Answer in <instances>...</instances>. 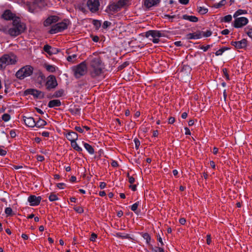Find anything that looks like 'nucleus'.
Returning <instances> with one entry per match:
<instances>
[{
  "label": "nucleus",
  "instance_id": "nucleus-1",
  "mask_svg": "<svg viewBox=\"0 0 252 252\" xmlns=\"http://www.w3.org/2000/svg\"><path fill=\"white\" fill-rule=\"evenodd\" d=\"M104 64L100 57L92 58L90 61L89 72L92 78L100 76L104 69Z\"/></svg>",
  "mask_w": 252,
  "mask_h": 252
},
{
  "label": "nucleus",
  "instance_id": "nucleus-2",
  "mask_svg": "<svg viewBox=\"0 0 252 252\" xmlns=\"http://www.w3.org/2000/svg\"><path fill=\"white\" fill-rule=\"evenodd\" d=\"M13 27L8 29V34L11 36H17L24 32L26 29V25L21 21L19 18H16L12 22Z\"/></svg>",
  "mask_w": 252,
  "mask_h": 252
},
{
  "label": "nucleus",
  "instance_id": "nucleus-3",
  "mask_svg": "<svg viewBox=\"0 0 252 252\" xmlns=\"http://www.w3.org/2000/svg\"><path fill=\"white\" fill-rule=\"evenodd\" d=\"M46 5L44 0H33L32 2H27V6L28 10L32 13L36 12L45 6Z\"/></svg>",
  "mask_w": 252,
  "mask_h": 252
},
{
  "label": "nucleus",
  "instance_id": "nucleus-4",
  "mask_svg": "<svg viewBox=\"0 0 252 252\" xmlns=\"http://www.w3.org/2000/svg\"><path fill=\"white\" fill-rule=\"evenodd\" d=\"M17 63V57L14 54H5L0 58V68H5L6 65L15 64Z\"/></svg>",
  "mask_w": 252,
  "mask_h": 252
},
{
  "label": "nucleus",
  "instance_id": "nucleus-5",
  "mask_svg": "<svg viewBox=\"0 0 252 252\" xmlns=\"http://www.w3.org/2000/svg\"><path fill=\"white\" fill-rule=\"evenodd\" d=\"M17 63V57L14 54H5L0 58V68H5L6 65L15 64Z\"/></svg>",
  "mask_w": 252,
  "mask_h": 252
},
{
  "label": "nucleus",
  "instance_id": "nucleus-6",
  "mask_svg": "<svg viewBox=\"0 0 252 252\" xmlns=\"http://www.w3.org/2000/svg\"><path fill=\"white\" fill-rule=\"evenodd\" d=\"M72 71H73L74 77L77 79H79L85 75L87 72V66L86 62H82L79 64L73 66L72 67Z\"/></svg>",
  "mask_w": 252,
  "mask_h": 252
},
{
  "label": "nucleus",
  "instance_id": "nucleus-7",
  "mask_svg": "<svg viewBox=\"0 0 252 252\" xmlns=\"http://www.w3.org/2000/svg\"><path fill=\"white\" fill-rule=\"evenodd\" d=\"M33 71V68L31 65H26L21 68L16 73L15 76L20 80L31 76Z\"/></svg>",
  "mask_w": 252,
  "mask_h": 252
},
{
  "label": "nucleus",
  "instance_id": "nucleus-8",
  "mask_svg": "<svg viewBox=\"0 0 252 252\" xmlns=\"http://www.w3.org/2000/svg\"><path fill=\"white\" fill-rule=\"evenodd\" d=\"M68 23L69 21L68 20H64L62 22L53 25L49 31V33L55 34L64 31L67 28Z\"/></svg>",
  "mask_w": 252,
  "mask_h": 252
},
{
  "label": "nucleus",
  "instance_id": "nucleus-9",
  "mask_svg": "<svg viewBox=\"0 0 252 252\" xmlns=\"http://www.w3.org/2000/svg\"><path fill=\"white\" fill-rule=\"evenodd\" d=\"M151 36L153 39L152 41L154 43H158L159 41V38L165 36L163 32L159 31L150 30L145 33V36L149 37Z\"/></svg>",
  "mask_w": 252,
  "mask_h": 252
},
{
  "label": "nucleus",
  "instance_id": "nucleus-10",
  "mask_svg": "<svg viewBox=\"0 0 252 252\" xmlns=\"http://www.w3.org/2000/svg\"><path fill=\"white\" fill-rule=\"evenodd\" d=\"M25 95L31 94L35 98L38 99H42L44 97V94L43 92L35 89H29L26 90L24 92Z\"/></svg>",
  "mask_w": 252,
  "mask_h": 252
},
{
  "label": "nucleus",
  "instance_id": "nucleus-11",
  "mask_svg": "<svg viewBox=\"0 0 252 252\" xmlns=\"http://www.w3.org/2000/svg\"><path fill=\"white\" fill-rule=\"evenodd\" d=\"M58 85V83L56 78L54 75H50L47 79L46 82V89L50 90L52 89L55 88Z\"/></svg>",
  "mask_w": 252,
  "mask_h": 252
},
{
  "label": "nucleus",
  "instance_id": "nucleus-12",
  "mask_svg": "<svg viewBox=\"0 0 252 252\" xmlns=\"http://www.w3.org/2000/svg\"><path fill=\"white\" fill-rule=\"evenodd\" d=\"M248 22L249 20L246 17L236 18L234 21L233 26L236 28H242L246 25Z\"/></svg>",
  "mask_w": 252,
  "mask_h": 252
},
{
  "label": "nucleus",
  "instance_id": "nucleus-13",
  "mask_svg": "<svg viewBox=\"0 0 252 252\" xmlns=\"http://www.w3.org/2000/svg\"><path fill=\"white\" fill-rule=\"evenodd\" d=\"M87 4L90 10L94 12L98 10L99 2L98 0H88Z\"/></svg>",
  "mask_w": 252,
  "mask_h": 252
},
{
  "label": "nucleus",
  "instance_id": "nucleus-14",
  "mask_svg": "<svg viewBox=\"0 0 252 252\" xmlns=\"http://www.w3.org/2000/svg\"><path fill=\"white\" fill-rule=\"evenodd\" d=\"M231 44L237 49H245L248 45V41L244 38L240 41H232Z\"/></svg>",
  "mask_w": 252,
  "mask_h": 252
},
{
  "label": "nucleus",
  "instance_id": "nucleus-15",
  "mask_svg": "<svg viewBox=\"0 0 252 252\" xmlns=\"http://www.w3.org/2000/svg\"><path fill=\"white\" fill-rule=\"evenodd\" d=\"M28 200L31 206H37L39 204L41 200V197H37L35 195H31L28 197Z\"/></svg>",
  "mask_w": 252,
  "mask_h": 252
},
{
  "label": "nucleus",
  "instance_id": "nucleus-16",
  "mask_svg": "<svg viewBox=\"0 0 252 252\" xmlns=\"http://www.w3.org/2000/svg\"><path fill=\"white\" fill-rule=\"evenodd\" d=\"M1 17L4 20H14L16 18H17L15 16V15L11 12L10 10H6L4 11L3 13L2 14Z\"/></svg>",
  "mask_w": 252,
  "mask_h": 252
},
{
  "label": "nucleus",
  "instance_id": "nucleus-17",
  "mask_svg": "<svg viewBox=\"0 0 252 252\" xmlns=\"http://www.w3.org/2000/svg\"><path fill=\"white\" fill-rule=\"evenodd\" d=\"M58 17L57 16H51L47 18L44 22V26L48 27L53 23H56L58 21Z\"/></svg>",
  "mask_w": 252,
  "mask_h": 252
},
{
  "label": "nucleus",
  "instance_id": "nucleus-18",
  "mask_svg": "<svg viewBox=\"0 0 252 252\" xmlns=\"http://www.w3.org/2000/svg\"><path fill=\"white\" fill-rule=\"evenodd\" d=\"M23 120L25 125L29 127H33L36 125L35 121L32 117L24 116Z\"/></svg>",
  "mask_w": 252,
  "mask_h": 252
},
{
  "label": "nucleus",
  "instance_id": "nucleus-19",
  "mask_svg": "<svg viewBox=\"0 0 252 252\" xmlns=\"http://www.w3.org/2000/svg\"><path fill=\"white\" fill-rule=\"evenodd\" d=\"M66 138L71 142L76 141L78 139V134L74 131H68L65 135Z\"/></svg>",
  "mask_w": 252,
  "mask_h": 252
},
{
  "label": "nucleus",
  "instance_id": "nucleus-20",
  "mask_svg": "<svg viewBox=\"0 0 252 252\" xmlns=\"http://www.w3.org/2000/svg\"><path fill=\"white\" fill-rule=\"evenodd\" d=\"M120 10V8L118 7L116 3L115 2L110 4L107 7V12H112L114 13H116L119 11Z\"/></svg>",
  "mask_w": 252,
  "mask_h": 252
},
{
  "label": "nucleus",
  "instance_id": "nucleus-21",
  "mask_svg": "<svg viewBox=\"0 0 252 252\" xmlns=\"http://www.w3.org/2000/svg\"><path fill=\"white\" fill-rule=\"evenodd\" d=\"M160 0H145L144 5L146 7L150 8L159 3Z\"/></svg>",
  "mask_w": 252,
  "mask_h": 252
},
{
  "label": "nucleus",
  "instance_id": "nucleus-22",
  "mask_svg": "<svg viewBox=\"0 0 252 252\" xmlns=\"http://www.w3.org/2000/svg\"><path fill=\"white\" fill-rule=\"evenodd\" d=\"M187 38L188 39H199L201 38V32H198L193 33H189L187 35Z\"/></svg>",
  "mask_w": 252,
  "mask_h": 252
},
{
  "label": "nucleus",
  "instance_id": "nucleus-23",
  "mask_svg": "<svg viewBox=\"0 0 252 252\" xmlns=\"http://www.w3.org/2000/svg\"><path fill=\"white\" fill-rule=\"evenodd\" d=\"M61 105V102L59 99H53L50 100L48 104V106L50 108H54L55 107H59Z\"/></svg>",
  "mask_w": 252,
  "mask_h": 252
},
{
  "label": "nucleus",
  "instance_id": "nucleus-24",
  "mask_svg": "<svg viewBox=\"0 0 252 252\" xmlns=\"http://www.w3.org/2000/svg\"><path fill=\"white\" fill-rule=\"evenodd\" d=\"M183 19L187 20H189L192 22H197L198 21V19L195 16H189L188 15H184L183 16Z\"/></svg>",
  "mask_w": 252,
  "mask_h": 252
},
{
  "label": "nucleus",
  "instance_id": "nucleus-25",
  "mask_svg": "<svg viewBox=\"0 0 252 252\" xmlns=\"http://www.w3.org/2000/svg\"><path fill=\"white\" fill-rule=\"evenodd\" d=\"M43 50L45 52L51 55L55 53L54 50H55L56 49H53L51 46L46 44L44 46Z\"/></svg>",
  "mask_w": 252,
  "mask_h": 252
},
{
  "label": "nucleus",
  "instance_id": "nucleus-26",
  "mask_svg": "<svg viewBox=\"0 0 252 252\" xmlns=\"http://www.w3.org/2000/svg\"><path fill=\"white\" fill-rule=\"evenodd\" d=\"M35 124L36 125H35V126L38 128H40L46 125L47 122L45 120L41 119V118H39V120L37 122H35Z\"/></svg>",
  "mask_w": 252,
  "mask_h": 252
},
{
  "label": "nucleus",
  "instance_id": "nucleus-27",
  "mask_svg": "<svg viewBox=\"0 0 252 252\" xmlns=\"http://www.w3.org/2000/svg\"><path fill=\"white\" fill-rule=\"evenodd\" d=\"M68 110L73 115H79L80 114L81 109L79 107L75 106L73 108H70Z\"/></svg>",
  "mask_w": 252,
  "mask_h": 252
},
{
  "label": "nucleus",
  "instance_id": "nucleus-28",
  "mask_svg": "<svg viewBox=\"0 0 252 252\" xmlns=\"http://www.w3.org/2000/svg\"><path fill=\"white\" fill-rule=\"evenodd\" d=\"M84 146L86 150L90 154H94V151L93 147L90 144L85 143L84 144Z\"/></svg>",
  "mask_w": 252,
  "mask_h": 252
},
{
  "label": "nucleus",
  "instance_id": "nucleus-29",
  "mask_svg": "<svg viewBox=\"0 0 252 252\" xmlns=\"http://www.w3.org/2000/svg\"><path fill=\"white\" fill-rule=\"evenodd\" d=\"M64 90L63 89H60L58 90L55 92L54 94L53 95V97H60L63 95L64 94Z\"/></svg>",
  "mask_w": 252,
  "mask_h": 252
},
{
  "label": "nucleus",
  "instance_id": "nucleus-30",
  "mask_svg": "<svg viewBox=\"0 0 252 252\" xmlns=\"http://www.w3.org/2000/svg\"><path fill=\"white\" fill-rule=\"evenodd\" d=\"M127 1V0H119L118 2H116V4L121 10L126 4Z\"/></svg>",
  "mask_w": 252,
  "mask_h": 252
},
{
  "label": "nucleus",
  "instance_id": "nucleus-31",
  "mask_svg": "<svg viewBox=\"0 0 252 252\" xmlns=\"http://www.w3.org/2000/svg\"><path fill=\"white\" fill-rule=\"evenodd\" d=\"M247 13V10H242V9H238L235 12V13L233 15V17L234 18H236L239 15H240L242 14H246Z\"/></svg>",
  "mask_w": 252,
  "mask_h": 252
},
{
  "label": "nucleus",
  "instance_id": "nucleus-32",
  "mask_svg": "<svg viewBox=\"0 0 252 252\" xmlns=\"http://www.w3.org/2000/svg\"><path fill=\"white\" fill-rule=\"evenodd\" d=\"M71 147L76 151L78 152L82 151V148L79 147L76 142V141L71 142Z\"/></svg>",
  "mask_w": 252,
  "mask_h": 252
},
{
  "label": "nucleus",
  "instance_id": "nucleus-33",
  "mask_svg": "<svg viewBox=\"0 0 252 252\" xmlns=\"http://www.w3.org/2000/svg\"><path fill=\"white\" fill-rule=\"evenodd\" d=\"M45 68L46 70L49 72H54L56 71V67L54 65L45 64Z\"/></svg>",
  "mask_w": 252,
  "mask_h": 252
},
{
  "label": "nucleus",
  "instance_id": "nucleus-34",
  "mask_svg": "<svg viewBox=\"0 0 252 252\" xmlns=\"http://www.w3.org/2000/svg\"><path fill=\"white\" fill-rule=\"evenodd\" d=\"M232 18L231 15H227L221 19V22L228 23L232 20Z\"/></svg>",
  "mask_w": 252,
  "mask_h": 252
},
{
  "label": "nucleus",
  "instance_id": "nucleus-35",
  "mask_svg": "<svg viewBox=\"0 0 252 252\" xmlns=\"http://www.w3.org/2000/svg\"><path fill=\"white\" fill-rule=\"evenodd\" d=\"M77 57V55L73 54L72 55L68 56L67 57L66 60L69 62L74 63V61L76 60Z\"/></svg>",
  "mask_w": 252,
  "mask_h": 252
},
{
  "label": "nucleus",
  "instance_id": "nucleus-36",
  "mask_svg": "<svg viewBox=\"0 0 252 252\" xmlns=\"http://www.w3.org/2000/svg\"><path fill=\"white\" fill-rule=\"evenodd\" d=\"M197 9H198V12L200 14H202V15L206 14L208 11L207 8H205L204 7H201V6L198 7L197 8Z\"/></svg>",
  "mask_w": 252,
  "mask_h": 252
},
{
  "label": "nucleus",
  "instance_id": "nucleus-37",
  "mask_svg": "<svg viewBox=\"0 0 252 252\" xmlns=\"http://www.w3.org/2000/svg\"><path fill=\"white\" fill-rule=\"evenodd\" d=\"M226 3V1L225 0H221L220 1V2L215 3L214 5V7L216 8H219L221 7L222 6L224 5Z\"/></svg>",
  "mask_w": 252,
  "mask_h": 252
},
{
  "label": "nucleus",
  "instance_id": "nucleus-38",
  "mask_svg": "<svg viewBox=\"0 0 252 252\" xmlns=\"http://www.w3.org/2000/svg\"><path fill=\"white\" fill-rule=\"evenodd\" d=\"M116 236L118 237L122 238V239H128L130 238L129 234H122L121 233H117Z\"/></svg>",
  "mask_w": 252,
  "mask_h": 252
},
{
  "label": "nucleus",
  "instance_id": "nucleus-39",
  "mask_svg": "<svg viewBox=\"0 0 252 252\" xmlns=\"http://www.w3.org/2000/svg\"><path fill=\"white\" fill-rule=\"evenodd\" d=\"M2 120L4 122L8 121L10 119V116L8 114H4L1 117Z\"/></svg>",
  "mask_w": 252,
  "mask_h": 252
},
{
  "label": "nucleus",
  "instance_id": "nucleus-40",
  "mask_svg": "<svg viewBox=\"0 0 252 252\" xmlns=\"http://www.w3.org/2000/svg\"><path fill=\"white\" fill-rule=\"evenodd\" d=\"M49 199L50 201H54L58 200V198L56 194H51L49 196Z\"/></svg>",
  "mask_w": 252,
  "mask_h": 252
},
{
  "label": "nucleus",
  "instance_id": "nucleus-41",
  "mask_svg": "<svg viewBox=\"0 0 252 252\" xmlns=\"http://www.w3.org/2000/svg\"><path fill=\"white\" fill-rule=\"evenodd\" d=\"M93 24L97 29L99 28L101 26L100 22L97 20H94Z\"/></svg>",
  "mask_w": 252,
  "mask_h": 252
},
{
  "label": "nucleus",
  "instance_id": "nucleus-42",
  "mask_svg": "<svg viewBox=\"0 0 252 252\" xmlns=\"http://www.w3.org/2000/svg\"><path fill=\"white\" fill-rule=\"evenodd\" d=\"M12 210L10 207H7L5 209V213L7 216H11L12 215Z\"/></svg>",
  "mask_w": 252,
  "mask_h": 252
},
{
  "label": "nucleus",
  "instance_id": "nucleus-43",
  "mask_svg": "<svg viewBox=\"0 0 252 252\" xmlns=\"http://www.w3.org/2000/svg\"><path fill=\"white\" fill-rule=\"evenodd\" d=\"M226 48H222L215 53V54L216 56H220L222 55V54L226 50Z\"/></svg>",
  "mask_w": 252,
  "mask_h": 252
},
{
  "label": "nucleus",
  "instance_id": "nucleus-44",
  "mask_svg": "<svg viewBox=\"0 0 252 252\" xmlns=\"http://www.w3.org/2000/svg\"><path fill=\"white\" fill-rule=\"evenodd\" d=\"M138 205H139V202H137L135 203L134 204H133L131 207V210L133 211V212H134L135 213H136V211L137 210Z\"/></svg>",
  "mask_w": 252,
  "mask_h": 252
},
{
  "label": "nucleus",
  "instance_id": "nucleus-45",
  "mask_svg": "<svg viewBox=\"0 0 252 252\" xmlns=\"http://www.w3.org/2000/svg\"><path fill=\"white\" fill-rule=\"evenodd\" d=\"M143 238L146 240L147 243H149L151 240V237L148 233H144L143 235Z\"/></svg>",
  "mask_w": 252,
  "mask_h": 252
},
{
  "label": "nucleus",
  "instance_id": "nucleus-46",
  "mask_svg": "<svg viewBox=\"0 0 252 252\" xmlns=\"http://www.w3.org/2000/svg\"><path fill=\"white\" fill-rule=\"evenodd\" d=\"M0 31L2 32L8 34V29L5 26H0Z\"/></svg>",
  "mask_w": 252,
  "mask_h": 252
},
{
  "label": "nucleus",
  "instance_id": "nucleus-47",
  "mask_svg": "<svg viewBox=\"0 0 252 252\" xmlns=\"http://www.w3.org/2000/svg\"><path fill=\"white\" fill-rule=\"evenodd\" d=\"M202 33V35L204 37H209L212 34V32L211 31L208 30L206 32H201V34Z\"/></svg>",
  "mask_w": 252,
  "mask_h": 252
},
{
  "label": "nucleus",
  "instance_id": "nucleus-48",
  "mask_svg": "<svg viewBox=\"0 0 252 252\" xmlns=\"http://www.w3.org/2000/svg\"><path fill=\"white\" fill-rule=\"evenodd\" d=\"M245 32L249 36L252 37V29L247 28L245 29Z\"/></svg>",
  "mask_w": 252,
  "mask_h": 252
},
{
  "label": "nucleus",
  "instance_id": "nucleus-49",
  "mask_svg": "<svg viewBox=\"0 0 252 252\" xmlns=\"http://www.w3.org/2000/svg\"><path fill=\"white\" fill-rule=\"evenodd\" d=\"M134 141L135 145V148L137 150L140 145V142L137 138H135Z\"/></svg>",
  "mask_w": 252,
  "mask_h": 252
},
{
  "label": "nucleus",
  "instance_id": "nucleus-50",
  "mask_svg": "<svg viewBox=\"0 0 252 252\" xmlns=\"http://www.w3.org/2000/svg\"><path fill=\"white\" fill-rule=\"evenodd\" d=\"M222 71H223V74L224 75V76L225 77L226 80H229V75L227 73V70L226 68H223L222 69Z\"/></svg>",
  "mask_w": 252,
  "mask_h": 252
},
{
  "label": "nucleus",
  "instance_id": "nucleus-51",
  "mask_svg": "<svg viewBox=\"0 0 252 252\" xmlns=\"http://www.w3.org/2000/svg\"><path fill=\"white\" fill-rule=\"evenodd\" d=\"M164 17H167L169 19V21L171 22H172L173 21V19L176 17V15L171 16L168 14L164 15Z\"/></svg>",
  "mask_w": 252,
  "mask_h": 252
},
{
  "label": "nucleus",
  "instance_id": "nucleus-52",
  "mask_svg": "<svg viewBox=\"0 0 252 252\" xmlns=\"http://www.w3.org/2000/svg\"><path fill=\"white\" fill-rule=\"evenodd\" d=\"M111 23L110 22H108V21H104L103 24V28L104 29H106L109 26H110L111 25Z\"/></svg>",
  "mask_w": 252,
  "mask_h": 252
},
{
  "label": "nucleus",
  "instance_id": "nucleus-53",
  "mask_svg": "<svg viewBox=\"0 0 252 252\" xmlns=\"http://www.w3.org/2000/svg\"><path fill=\"white\" fill-rule=\"evenodd\" d=\"M97 237V235L94 233H93L90 237V240L91 241L94 242L95 240V239Z\"/></svg>",
  "mask_w": 252,
  "mask_h": 252
},
{
  "label": "nucleus",
  "instance_id": "nucleus-54",
  "mask_svg": "<svg viewBox=\"0 0 252 252\" xmlns=\"http://www.w3.org/2000/svg\"><path fill=\"white\" fill-rule=\"evenodd\" d=\"M211 47V45H208L206 46H201L200 47V49L203 50L204 52L207 51Z\"/></svg>",
  "mask_w": 252,
  "mask_h": 252
},
{
  "label": "nucleus",
  "instance_id": "nucleus-55",
  "mask_svg": "<svg viewBox=\"0 0 252 252\" xmlns=\"http://www.w3.org/2000/svg\"><path fill=\"white\" fill-rule=\"evenodd\" d=\"M74 209L77 212L79 213H82L84 211L83 208L81 207H76Z\"/></svg>",
  "mask_w": 252,
  "mask_h": 252
},
{
  "label": "nucleus",
  "instance_id": "nucleus-56",
  "mask_svg": "<svg viewBox=\"0 0 252 252\" xmlns=\"http://www.w3.org/2000/svg\"><path fill=\"white\" fill-rule=\"evenodd\" d=\"M206 241H207V244L208 245H210L211 244V235L210 234H208L207 235Z\"/></svg>",
  "mask_w": 252,
  "mask_h": 252
},
{
  "label": "nucleus",
  "instance_id": "nucleus-57",
  "mask_svg": "<svg viewBox=\"0 0 252 252\" xmlns=\"http://www.w3.org/2000/svg\"><path fill=\"white\" fill-rule=\"evenodd\" d=\"M36 159L38 161H42L44 160V157L41 155L37 156Z\"/></svg>",
  "mask_w": 252,
  "mask_h": 252
},
{
  "label": "nucleus",
  "instance_id": "nucleus-58",
  "mask_svg": "<svg viewBox=\"0 0 252 252\" xmlns=\"http://www.w3.org/2000/svg\"><path fill=\"white\" fill-rule=\"evenodd\" d=\"M174 122H175V118L174 117H170L168 119V124H172Z\"/></svg>",
  "mask_w": 252,
  "mask_h": 252
},
{
  "label": "nucleus",
  "instance_id": "nucleus-59",
  "mask_svg": "<svg viewBox=\"0 0 252 252\" xmlns=\"http://www.w3.org/2000/svg\"><path fill=\"white\" fill-rule=\"evenodd\" d=\"M7 153V151L6 150H3L0 148V155L2 156H5Z\"/></svg>",
  "mask_w": 252,
  "mask_h": 252
},
{
  "label": "nucleus",
  "instance_id": "nucleus-60",
  "mask_svg": "<svg viewBox=\"0 0 252 252\" xmlns=\"http://www.w3.org/2000/svg\"><path fill=\"white\" fill-rule=\"evenodd\" d=\"M38 73L39 74L38 78H40L41 80H44L45 79V77L41 71H39Z\"/></svg>",
  "mask_w": 252,
  "mask_h": 252
},
{
  "label": "nucleus",
  "instance_id": "nucleus-61",
  "mask_svg": "<svg viewBox=\"0 0 252 252\" xmlns=\"http://www.w3.org/2000/svg\"><path fill=\"white\" fill-rule=\"evenodd\" d=\"M65 186V184L64 183H58L57 185V186L58 188H59V189H63L64 188V186Z\"/></svg>",
  "mask_w": 252,
  "mask_h": 252
},
{
  "label": "nucleus",
  "instance_id": "nucleus-62",
  "mask_svg": "<svg viewBox=\"0 0 252 252\" xmlns=\"http://www.w3.org/2000/svg\"><path fill=\"white\" fill-rule=\"evenodd\" d=\"M75 129L80 133H83V130L80 126H76Z\"/></svg>",
  "mask_w": 252,
  "mask_h": 252
},
{
  "label": "nucleus",
  "instance_id": "nucleus-63",
  "mask_svg": "<svg viewBox=\"0 0 252 252\" xmlns=\"http://www.w3.org/2000/svg\"><path fill=\"white\" fill-rule=\"evenodd\" d=\"M129 63L128 62H124L121 65V69H123L125 67H126V66H127V65H129Z\"/></svg>",
  "mask_w": 252,
  "mask_h": 252
},
{
  "label": "nucleus",
  "instance_id": "nucleus-64",
  "mask_svg": "<svg viewBox=\"0 0 252 252\" xmlns=\"http://www.w3.org/2000/svg\"><path fill=\"white\" fill-rule=\"evenodd\" d=\"M229 33V31L228 29H225L221 31V33L223 35H227Z\"/></svg>",
  "mask_w": 252,
  "mask_h": 252
}]
</instances>
